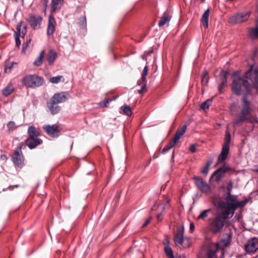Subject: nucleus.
Listing matches in <instances>:
<instances>
[{
  "label": "nucleus",
  "instance_id": "obj_27",
  "mask_svg": "<svg viewBox=\"0 0 258 258\" xmlns=\"http://www.w3.org/2000/svg\"><path fill=\"white\" fill-rule=\"evenodd\" d=\"M170 19L171 16L167 12H165L161 18V20L158 24L159 26L160 27L164 26L165 24L170 21Z\"/></svg>",
  "mask_w": 258,
  "mask_h": 258
},
{
  "label": "nucleus",
  "instance_id": "obj_18",
  "mask_svg": "<svg viewBox=\"0 0 258 258\" xmlns=\"http://www.w3.org/2000/svg\"><path fill=\"white\" fill-rule=\"evenodd\" d=\"M25 147L27 146L30 149L35 148L42 143V141L38 138H28L24 142Z\"/></svg>",
  "mask_w": 258,
  "mask_h": 258
},
{
  "label": "nucleus",
  "instance_id": "obj_7",
  "mask_svg": "<svg viewBox=\"0 0 258 258\" xmlns=\"http://www.w3.org/2000/svg\"><path fill=\"white\" fill-rule=\"evenodd\" d=\"M25 148V143H21L16 149L12 156L14 163L18 166H22L24 164V157L22 152V149Z\"/></svg>",
  "mask_w": 258,
  "mask_h": 258
},
{
  "label": "nucleus",
  "instance_id": "obj_14",
  "mask_svg": "<svg viewBox=\"0 0 258 258\" xmlns=\"http://www.w3.org/2000/svg\"><path fill=\"white\" fill-rule=\"evenodd\" d=\"M43 129L48 136L52 138H57L59 135L60 130L57 124L45 125Z\"/></svg>",
  "mask_w": 258,
  "mask_h": 258
},
{
  "label": "nucleus",
  "instance_id": "obj_12",
  "mask_svg": "<svg viewBox=\"0 0 258 258\" xmlns=\"http://www.w3.org/2000/svg\"><path fill=\"white\" fill-rule=\"evenodd\" d=\"M250 16L249 12L237 14L230 18L229 22L232 25L243 23L248 20Z\"/></svg>",
  "mask_w": 258,
  "mask_h": 258
},
{
  "label": "nucleus",
  "instance_id": "obj_48",
  "mask_svg": "<svg viewBox=\"0 0 258 258\" xmlns=\"http://www.w3.org/2000/svg\"><path fill=\"white\" fill-rule=\"evenodd\" d=\"M151 219L152 218L150 217L148 219H147L145 222V223L142 225V227L144 228L146 227L147 225H148L150 222Z\"/></svg>",
  "mask_w": 258,
  "mask_h": 258
},
{
  "label": "nucleus",
  "instance_id": "obj_5",
  "mask_svg": "<svg viewBox=\"0 0 258 258\" xmlns=\"http://www.w3.org/2000/svg\"><path fill=\"white\" fill-rule=\"evenodd\" d=\"M231 141V136L228 132H226L225 138L224 143L220 154L218 157V163H222L227 159L229 152V145Z\"/></svg>",
  "mask_w": 258,
  "mask_h": 258
},
{
  "label": "nucleus",
  "instance_id": "obj_51",
  "mask_svg": "<svg viewBox=\"0 0 258 258\" xmlns=\"http://www.w3.org/2000/svg\"><path fill=\"white\" fill-rule=\"evenodd\" d=\"M153 52V50H151L148 52H146V55H150Z\"/></svg>",
  "mask_w": 258,
  "mask_h": 258
},
{
  "label": "nucleus",
  "instance_id": "obj_30",
  "mask_svg": "<svg viewBox=\"0 0 258 258\" xmlns=\"http://www.w3.org/2000/svg\"><path fill=\"white\" fill-rule=\"evenodd\" d=\"M44 56V51L42 50L40 52L39 56L34 61L33 64L36 66H40L42 63L43 58Z\"/></svg>",
  "mask_w": 258,
  "mask_h": 258
},
{
  "label": "nucleus",
  "instance_id": "obj_32",
  "mask_svg": "<svg viewBox=\"0 0 258 258\" xmlns=\"http://www.w3.org/2000/svg\"><path fill=\"white\" fill-rule=\"evenodd\" d=\"M64 81V79L63 76H57L56 77H53L49 79V82L53 84H57L60 82H63Z\"/></svg>",
  "mask_w": 258,
  "mask_h": 258
},
{
  "label": "nucleus",
  "instance_id": "obj_21",
  "mask_svg": "<svg viewBox=\"0 0 258 258\" xmlns=\"http://www.w3.org/2000/svg\"><path fill=\"white\" fill-rule=\"evenodd\" d=\"M184 228L181 227L177 229V233L174 237V242L176 245H179L183 239Z\"/></svg>",
  "mask_w": 258,
  "mask_h": 258
},
{
  "label": "nucleus",
  "instance_id": "obj_40",
  "mask_svg": "<svg viewBox=\"0 0 258 258\" xmlns=\"http://www.w3.org/2000/svg\"><path fill=\"white\" fill-rule=\"evenodd\" d=\"M78 24L82 27H85L87 24L86 16H83L82 17L80 18L79 21L78 22Z\"/></svg>",
  "mask_w": 258,
  "mask_h": 258
},
{
  "label": "nucleus",
  "instance_id": "obj_19",
  "mask_svg": "<svg viewBox=\"0 0 258 258\" xmlns=\"http://www.w3.org/2000/svg\"><path fill=\"white\" fill-rule=\"evenodd\" d=\"M56 27V22L54 18L50 15L48 18V22L47 25V34L48 35H52Z\"/></svg>",
  "mask_w": 258,
  "mask_h": 258
},
{
  "label": "nucleus",
  "instance_id": "obj_55",
  "mask_svg": "<svg viewBox=\"0 0 258 258\" xmlns=\"http://www.w3.org/2000/svg\"><path fill=\"white\" fill-rule=\"evenodd\" d=\"M142 58H143V59L146 60V56L144 55V56H143Z\"/></svg>",
  "mask_w": 258,
  "mask_h": 258
},
{
  "label": "nucleus",
  "instance_id": "obj_23",
  "mask_svg": "<svg viewBox=\"0 0 258 258\" xmlns=\"http://www.w3.org/2000/svg\"><path fill=\"white\" fill-rule=\"evenodd\" d=\"M210 9L208 8L203 14L201 22L203 26L207 28L209 26V17L210 15Z\"/></svg>",
  "mask_w": 258,
  "mask_h": 258
},
{
  "label": "nucleus",
  "instance_id": "obj_39",
  "mask_svg": "<svg viewBox=\"0 0 258 258\" xmlns=\"http://www.w3.org/2000/svg\"><path fill=\"white\" fill-rule=\"evenodd\" d=\"M7 127H8L9 131L12 132L16 129L18 126L16 125L14 121H11L7 124Z\"/></svg>",
  "mask_w": 258,
  "mask_h": 258
},
{
  "label": "nucleus",
  "instance_id": "obj_1",
  "mask_svg": "<svg viewBox=\"0 0 258 258\" xmlns=\"http://www.w3.org/2000/svg\"><path fill=\"white\" fill-rule=\"evenodd\" d=\"M237 197L228 192L225 201H220L218 207L221 210L211 218L208 224L210 231L213 234L220 233L224 228L227 219L231 218L238 208L244 207L248 203L247 199L241 201L237 200Z\"/></svg>",
  "mask_w": 258,
  "mask_h": 258
},
{
  "label": "nucleus",
  "instance_id": "obj_24",
  "mask_svg": "<svg viewBox=\"0 0 258 258\" xmlns=\"http://www.w3.org/2000/svg\"><path fill=\"white\" fill-rule=\"evenodd\" d=\"M57 57V53L53 50H50L47 54V60L50 65L52 64Z\"/></svg>",
  "mask_w": 258,
  "mask_h": 258
},
{
  "label": "nucleus",
  "instance_id": "obj_34",
  "mask_svg": "<svg viewBox=\"0 0 258 258\" xmlns=\"http://www.w3.org/2000/svg\"><path fill=\"white\" fill-rule=\"evenodd\" d=\"M191 240L189 238H183L181 243L179 245H181L183 248H187L190 246Z\"/></svg>",
  "mask_w": 258,
  "mask_h": 258
},
{
  "label": "nucleus",
  "instance_id": "obj_49",
  "mask_svg": "<svg viewBox=\"0 0 258 258\" xmlns=\"http://www.w3.org/2000/svg\"><path fill=\"white\" fill-rule=\"evenodd\" d=\"M195 226L193 223L190 224L189 231L190 232H192L194 230Z\"/></svg>",
  "mask_w": 258,
  "mask_h": 258
},
{
  "label": "nucleus",
  "instance_id": "obj_36",
  "mask_svg": "<svg viewBox=\"0 0 258 258\" xmlns=\"http://www.w3.org/2000/svg\"><path fill=\"white\" fill-rule=\"evenodd\" d=\"M212 100L211 99H208L206 101L202 103L200 105V108L201 109L205 110L209 108L210 104L212 102Z\"/></svg>",
  "mask_w": 258,
  "mask_h": 258
},
{
  "label": "nucleus",
  "instance_id": "obj_53",
  "mask_svg": "<svg viewBox=\"0 0 258 258\" xmlns=\"http://www.w3.org/2000/svg\"><path fill=\"white\" fill-rule=\"evenodd\" d=\"M1 158L2 160L7 159V156L5 155H2Z\"/></svg>",
  "mask_w": 258,
  "mask_h": 258
},
{
  "label": "nucleus",
  "instance_id": "obj_46",
  "mask_svg": "<svg viewBox=\"0 0 258 258\" xmlns=\"http://www.w3.org/2000/svg\"><path fill=\"white\" fill-rule=\"evenodd\" d=\"M236 107L237 106L235 103H233L231 104L230 106V110L232 114H234L236 112Z\"/></svg>",
  "mask_w": 258,
  "mask_h": 258
},
{
  "label": "nucleus",
  "instance_id": "obj_43",
  "mask_svg": "<svg viewBox=\"0 0 258 258\" xmlns=\"http://www.w3.org/2000/svg\"><path fill=\"white\" fill-rule=\"evenodd\" d=\"M138 83V84H143L141 88L138 90V93L141 94L145 91L144 90H146V82H142V81L141 80L139 81Z\"/></svg>",
  "mask_w": 258,
  "mask_h": 258
},
{
  "label": "nucleus",
  "instance_id": "obj_15",
  "mask_svg": "<svg viewBox=\"0 0 258 258\" xmlns=\"http://www.w3.org/2000/svg\"><path fill=\"white\" fill-rule=\"evenodd\" d=\"M195 181L197 187L201 191L206 194H208L210 192V187L203 179L196 177H195Z\"/></svg>",
  "mask_w": 258,
  "mask_h": 258
},
{
  "label": "nucleus",
  "instance_id": "obj_6",
  "mask_svg": "<svg viewBox=\"0 0 258 258\" xmlns=\"http://www.w3.org/2000/svg\"><path fill=\"white\" fill-rule=\"evenodd\" d=\"M186 128V125H183L181 128H178L176 132L174 138L163 149L162 152L163 153H165L172 148L175 145L177 141L185 133Z\"/></svg>",
  "mask_w": 258,
  "mask_h": 258
},
{
  "label": "nucleus",
  "instance_id": "obj_2",
  "mask_svg": "<svg viewBox=\"0 0 258 258\" xmlns=\"http://www.w3.org/2000/svg\"><path fill=\"white\" fill-rule=\"evenodd\" d=\"M242 101L243 104L239 107L240 112L233 121L234 126L240 125L244 121L252 123L256 122L254 116L250 114L251 108L250 102L245 97L242 98Z\"/></svg>",
  "mask_w": 258,
  "mask_h": 258
},
{
  "label": "nucleus",
  "instance_id": "obj_4",
  "mask_svg": "<svg viewBox=\"0 0 258 258\" xmlns=\"http://www.w3.org/2000/svg\"><path fill=\"white\" fill-rule=\"evenodd\" d=\"M43 79L36 75H28L23 78L22 83L27 88H34L43 84Z\"/></svg>",
  "mask_w": 258,
  "mask_h": 258
},
{
  "label": "nucleus",
  "instance_id": "obj_8",
  "mask_svg": "<svg viewBox=\"0 0 258 258\" xmlns=\"http://www.w3.org/2000/svg\"><path fill=\"white\" fill-rule=\"evenodd\" d=\"M228 244V241L225 239L221 240L217 244H212L207 253L208 257L215 258L216 251L220 249L223 250Z\"/></svg>",
  "mask_w": 258,
  "mask_h": 258
},
{
  "label": "nucleus",
  "instance_id": "obj_59",
  "mask_svg": "<svg viewBox=\"0 0 258 258\" xmlns=\"http://www.w3.org/2000/svg\"><path fill=\"white\" fill-rule=\"evenodd\" d=\"M202 2H204L205 1V0H202Z\"/></svg>",
  "mask_w": 258,
  "mask_h": 258
},
{
  "label": "nucleus",
  "instance_id": "obj_10",
  "mask_svg": "<svg viewBox=\"0 0 258 258\" xmlns=\"http://www.w3.org/2000/svg\"><path fill=\"white\" fill-rule=\"evenodd\" d=\"M26 25L22 21L19 22L17 25V32L15 33V37L16 44L18 47H19L21 45L20 37H24L26 33Z\"/></svg>",
  "mask_w": 258,
  "mask_h": 258
},
{
  "label": "nucleus",
  "instance_id": "obj_28",
  "mask_svg": "<svg viewBox=\"0 0 258 258\" xmlns=\"http://www.w3.org/2000/svg\"><path fill=\"white\" fill-rule=\"evenodd\" d=\"M212 212V209L210 208L205 210L200 213L197 219L198 220H205L209 216V214Z\"/></svg>",
  "mask_w": 258,
  "mask_h": 258
},
{
  "label": "nucleus",
  "instance_id": "obj_3",
  "mask_svg": "<svg viewBox=\"0 0 258 258\" xmlns=\"http://www.w3.org/2000/svg\"><path fill=\"white\" fill-rule=\"evenodd\" d=\"M251 86L253 87V85L249 79L246 77L245 74L243 78L235 77L233 79L232 84V89L234 93L237 95H240L244 90L248 91L250 89Z\"/></svg>",
  "mask_w": 258,
  "mask_h": 258
},
{
  "label": "nucleus",
  "instance_id": "obj_57",
  "mask_svg": "<svg viewBox=\"0 0 258 258\" xmlns=\"http://www.w3.org/2000/svg\"><path fill=\"white\" fill-rule=\"evenodd\" d=\"M45 2H46V3H47V2H48V0H45Z\"/></svg>",
  "mask_w": 258,
  "mask_h": 258
},
{
  "label": "nucleus",
  "instance_id": "obj_11",
  "mask_svg": "<svg viewBox=\"0 0 258 258\" xmlns=\"http://www.w3.org/2000/svg\"><path fill=\"white\" fill-rule=\"evenodd\" d=\"M246 77L249 79L253 87L258 88V67H251L246 73Z\"/></svg>",
  "mask_w": 258,
  "mask_h": 258
},
{
  "label": "nucleus",
  "instance_id": "obj_42",
  "mask_svg": "<svg viewBox=\"0 0 258 258\" xmlns=\"http://www.w3.org/2000/svg\"><path fill=\"white\" fill-rule=\"evenodd\" d=\"M211 163L210 162H208L205 167H203L201 172L203 174L207 175L209 172V167L211 165Z\"/></svg>",
  "mask_w": 258,
  "mask_h": 258
},
{
  "label": "nucleus",
  "instance_id": "obj_44",
  "mask_svg": "<svg viewBox=\"0 0 258 258\" xmlns=\"http://www.w3.org/2000/svg\"><path fill=\"white\" fill-rule=\"evenodd\" d=\"M112 101L110 99L103 100L99 103L100 106L102 107H107L108 104Z\"/></svg>",
  "mask_w": 258,
  "mask_h": 258
},
{
  "label": "nucleus",
  "instance_id": "obj_38",
  "mask_svg": "<svg viewBox=\"0 0 258 258\" xmlns=\"http://www.w3.org/2000/svg\"><path fill=\"white\" fill-rule=\"evenodd\" d=\"M165 252L169 258H174L172 249L169 247H165Z\"/></svg>",
  "mask_w": 258,
  "mask_h": 258
},
{
  "label": "nucleus",
  "instance_id": "obj_35",
  "mask_svg": "<svg viewBox=\"0 0 258 258\" xmlns=\"http://www.w3.org/2000/svg\"><path fill=\"white\" fill-rule=\"evenodd\" d=\"M209 79L208 73L207 72H204L202 75V84L204 86H206Z\"/></svg>",
  "mask_w": 258,
  "mask_h": 258
},
{
  "label": "nucleus",
  "instance_id": "obj_54",
  "mask_svg": "<svg viewBox=\"0 0 258 258\" xmlns=\"http://www.w3.org/2000/svg\"><path fill=\"white\" fill-rule=\"evenodd\" d=\"M179 258H185V257L184 255H180Z\"/></svg>",
  "mask_w": 258,
  "mask_h": 258
},
{
  "label": "nucleus",
  "instance_id": "obj_56",
  "mask_svg": "<svg viewBox=\"0 0 258 258\" xmlns=\"http://www.w3.org/2000/svg\"><path fill=\"white\" fill-rule=\"evenodd\" d=\"M255 171L256 172H258V165H257V168L255 169Z\"/></svg>",
  "mask_w": 258,
  "mask_h": 258
},
{
  "label": "nucleus",
  "instance_id": "obj_22",
  "mask_svg": "<svg viewBox=\"0 0 258 258\" xmlns=\"http://www.w3.org/2000/svg\"><path fill=\"white\" fill-rule=\"evenodd\" d=\"M57 104L58 103L56 102L51 100L47 102V106L51 113L53 114L58 113L60 110V107L57 105Z\"/></svg>",
  "mask_w": 258,
  "mask_h": 258
},
{
  "label": "nucleus",
  "instance_id": "obj_33",
  "mask_svg": "<svg viewBox=\"0 0 258 258\" xmlns=\"http://www.w3.org/2000/svg\"><path fill=\"white\" fill-rule=\"evenodd\" d=\"M120 109L122 110L123 113L127 116H131L132 114V111L131 107L127 105H124L120 107Z\"/></svg>",
  "mask_w": 258,
  "mask_h": 258
},
{
  "label": "nucleus",
  "instance_id": "obj_20",
  "mask_svg": "<svg viewBox=\"0 0 258 258\" xmlns=\"http://www.w3.org/2000/svg\"><path fill=\"white\" fill-rule=\"evenodd\" d=\"M62 4L63 0H51L50 4L51 13H55L57 12L60 9Z\"/></svg>",
  "mask_w": 258,
  "mask_h": 258
},
{
  "label": "nucleus",
  "instance_id": "obj_45",
  "mask_svg": "<svg viewBox=\"0 0 258 258\" xmlns=\"http://www.w3.org/2000/svg\"><path fill=\"white\" fill-rule=\"evenodd\" d=\"M31 41V39H29V40H27L26 42L24 43L23 44V47H22V52H24V53H25L26 50H27V47L28 46V44L29 43H30Z\"/></svg>",
  "mask_w": 258,
  "mask_h": 258
},
{
  "label": "nucleus",
  "instance_id": "obj_50",
  "mask_svg": "<svg viewBox=\"0 0 258 258\" xmlns=\"http://www.w3.org/2000/svg\"><path fill=\"white\" fill-rule=\"evenodd\" d=\"M225 84H222V83H220V85H219L218 86V90L221 92V90L223 88V86Z\"/></svg>",
  "mask_w": 258,
  "mask_h": 258
},
{
  "label": "nucleus",
  "instance_id": "obj_9",
  "mask_svg": "<svg viewBox=\"0 0 258 258\" xmlns=\"http://www.w3.org/2000/svg\"><path fill=\"white\" fill-rule=\"evenodd\" d=\"M233 171L234 169L232 168L225 164L222 167L218 169L212 173L210 177V180H211L213 178H214L215 180L218 182L221 180V178L225 174V173L228 171Z\"/></svg>",
  "mask_w": 258,
  "mask_h": 258
},
{
  "label": "nucleus",
  "instance_id": "obj_17",
  "mask_svg": "<svg viewBox=\"0 0 258 258\" xmlns=\"http://www.w3.org/2000/svg\"><path fill=\"white\" fill-rule=\"evenodd\" d=\"M69 97V94L67 92H61L54 94L50 100L57 103H60L66 101Z\"/></svg>",
  "mask_w": 258,
  "mask_h": 258
},
{
  "label": "nucleus",
  "instance_id": "obj_58",
  "mask_svg": "<svg viewBox=\"0 0 258 258\" xmlns=\"http://www.w3.org/2000/svg\"><path fill=\"white\" fill-rule=\"evenodd\" d=\"M173 156H174V153H173L172 157H173Z\"/></svg>",
  "mask_w": 258,
  "mask_h": 258
},
{
  "label": "nucleus",
  "instance_id": "obj_13",
  "mask_svg": "<svg viewBox=\"0 0 258 258\" xmlns=\"http://www.w3.org/2000/svg\"><path fill=\"white\" fill-rule=\"evenodd\" d=\"M247 253H253L258 249V238L252 237L247 240L244 245Z\"/></svg>",
  "mask_w": 258,
  "mask_h": 258
},
{
  "label": "nucleus",
  "instance_id": "obj_37",
  "mask_svg": "<svg viewBox=\"0 0 258 258\" xmlns=\"http://www.w3.org/2000/svg\"><path fill=\"white\" fill-rule=\"evenodd\" d=\"M17 65V63L16 62H12V63H8L6 64L5 67V72L7 73H9L11 72L12 68H13L14 65Z\"/></svg>",
  "mask_w": 258,
  "mask_h": 258
},
{
  "label": "nucleus",
  "instance_id": "obj_29",
  "mask_svg": "<svg viewBox=\"0 0 258 258\" xmlns=\"http://www.w3.org/2000/svg\"><path fill=\"white\" fill-rule=\"evenodd\" d=\"M256 26L250 30L249 35L252 39L258 38V18L256 20Z\"/></svg>",
  "mask_w": 258,
  "mask_h": 258
},
{
  "label": "nucleus",
  "instance_id": "obj_52",
  "mask_svg": "<svg viewBox=\"0 0 258 258\" xmlns=\"http://www.w3.org/2000/svg\"><path fill=\"white\" fill-rule=\"evenodd\" d=\"M161 215L162 214H159L157 215V218L158 219V220H161Z\"/></svg>",
  "mask_w": 258,
  "mask_h": 258
},
{
  "label": "nucleus",
  "instance_id": "obj_41",
  "mask_svg": "<svg viewBox=\"0 0 258 258\" xmlns=\"http://www.w3.org/2000/svg\"><path fill=\"white\" fill-rule=\"evenodd\" d=\"M148 67L147 66H146L143 69L142 76L141 78L142 82H146V77L148 74Z\"/></svg>",
  "mask_w": 258,
  "mask_h": 258
},
{
  "label": "nucleus",
  "instance_id": "obj_47",
  "mask_svg": "<svg viewBox=\"0 0 258 258\" xmlns=\"http://www.w3.org/2000/svg\"><path fill=\"white\" fill-rule=\"evenodd\" d=\"M189 149L192 153L195 152L196 151V148L195 145L194 144L191 145L189 146Z\"/></svg>",
  "mask_w": 258,
  "mask_h": 258
},
{
  "label": "nucleus",
  "instance_id": "obj_16",
  "mask_svg": "<svg viewBox=\"0 0 258 258\" xmlns=\"http://www.w3.org/2000/svg\"><path fill=\"white\" fill-rule=\"evenodd\" d=\"M42 20V17L39 16H30L28 18L29 23L34 29L40 28Z\"/></svg>",
  "mask_w": 258,
  "mask_h": 258
},
{
  "label": "nucleus",
  "instance_id": "obj_25",
  "mask_svg": "<svg viewBox=\"0 0 258 258\" xmlns=\"http://www.w3.org/2000/svg\"><path fill=\"white\" fill-rule=\"evenodd\" d=\"M14 90V86L11 82H10L8 83L7 87L3 89L2 93L5 96H8L10 95Z\"/></svg>",
  "mask_w": 258,
  "mask_h": 258
},
{
  "label": "nucleus",
  "instance_id": "obj_31",
  "mask_svg": "<svg viewBox=\"0 0 258 258\" xmlns=\"http://www.w3.org/2000/svg\"><path fill=\"white\" fill-rule=\"evenodd\" d=\"M228 73L226 71H221L219 73V79L222 84H226L227 83V75Z\"/></svg>",
  "mask_w": 258,
  "mask_h": 258
},
{
  "label": "nucleus",
  "instance_id": "obj_26",
  "mask_svg": "<svg viewBox=\"0 0 258 258\" xmlns=\"http://www.w3.org/2000/svg\"><path fill=\"white\" fill-rule=\"evenodd\" d=\"M28 134L29 138H38L40 136L39 132L33 126H30L28 127Z\"/></svg>",
  "mask_w": 258,
  "mask_h": 258
}]
</instances>
